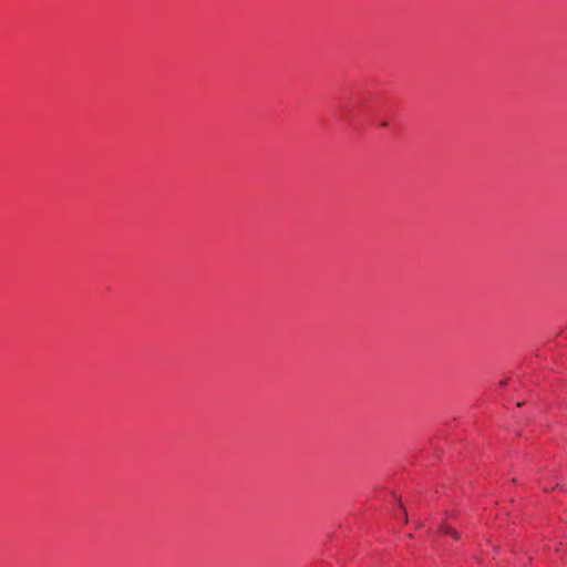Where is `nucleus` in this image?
Segmentation results:
<instances>
[{
    "instance_id": "1",
    "label": "nucleus",
    "mask_w": 567,
    "mask_h": 567,
    "mask_svg": "<svg viewBox=\"0 0 567 567\" xmlns=\"http://www.w3.org/2000/svg\"><path fill=\"white\" fill-rule=\"evenodd\" d=\"M441 532L442 533H445V534H450L452 536H454L455 538L457 537V534L455 530H453L452 528H450L449 526H441Z\"/></svg>"
},
{
    "instance_id": "2",
    "label": "nucleus",
    "mask_w": 567,
    "mask_h": 567,
    "mask_svg": "<svg viewBox=\"0 0 567 567\" xmlns=\"http://www.w3.org/2000/svg\"><path fill=\"white\" fill-rule=\"evenodd\" d=\"M505 384H506V381H501V382H499V385H501V386H504Z\"/></svg>"
},
{
    "instance_id": "3",
    "label": "nucleus",
    "mask_w": 567,
    "mask_h": 567,
    "mask_svg": "<svg viewBox=\"0 0 567 567\" xmlns=\"http://www.w3.org/2000/svg\"><path fill=\"white\" fill-rule=\"evenodd\" d=\"M403 516H404V519L406 520L408 519V514L405 513V511H403Z\"/></svg>"
},
{
    "instance_id": "4",
    "label": "nucleus",
    "mask_w": 567,
    "mask_h": 567,
    "mask_svg": "<svg viewBox=\"0 0 567 567\" xmlns=\"http://www.w3.org/2000/svg\"><path fill=\"white\" fill-rule=\"evenodd\" d=\"M381 125H382V126H386V125H388V123H386V122H382V123H381Z\"/></svg>"
}]
</instances>
